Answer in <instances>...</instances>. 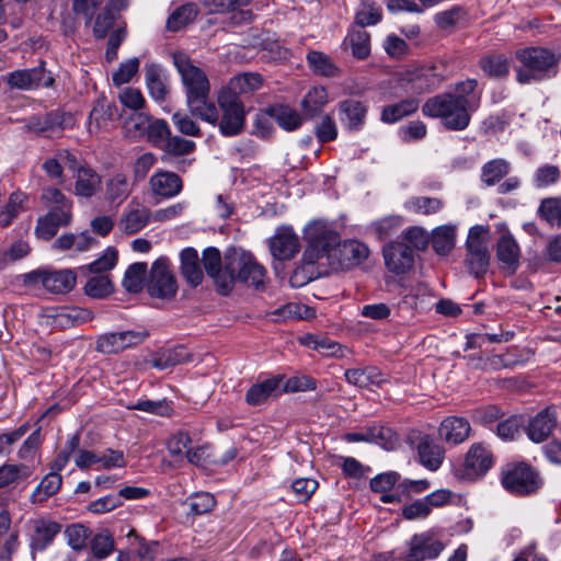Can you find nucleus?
I'll use <instances>...</instances> for the list:
<instances>
[{"mask_svg": "<svg viewBox=\"0 0 561 561\" xmlns=\"http://www.w3.org/2000/svg\"><path fill=\"white\" fill-rule=\"evenodd\" d=\"M481 92L476 79H466L455 84L453 92H445L426 100L422 106L423 115L438 118L449 130H465L471 115L480 106Z\"/></svg>", "mask_w": 561, "mask_h": 561, "instance_id": "1", "label": "nucleus"}, {"mask_svg": "<svg viewBox=\"0 0 561 561\" xmlns=\"http://www.w3.org/2000/svg\"><path fill=\"white\" fill-rule=\"evenodd\" d=\"M173 60L181 76L191 114L198 118L214 119L215 103L209 101L210 84L204 70L182 53L174 54Z\"/></svg>", "mask_w": 561, "mask_h": 561, "instance_id": "2", "label": "nucleus"}, {"mask_svg": "<svg viewBox=\"0 0 561 561\" xmlns=\"http://www.w3.org/2000/svg\"><path fill=\"white\" fill-rule=\"evenodd\" d=\"M241 249L205 248L202 262L206 274L213 279L217 293L222 296L230 294L237 282V270L241 264Z\"/></svg>", "mask_w": 561, "mask_h": 561, "instance_id": "3", "label": "nucleus"}, {"mask_svg": "<svg viewBox=\"0 0 561 561\" xmlns=\"http://www.w3.org/2000/svg\"><path fill=\"white\" fill-rule=\"evenodd\" d=\"M515 56L522 65L516 70V78L523 84L556 76L559 62L561 61V51L559 49L540 46L518 49Z\"/></svg>", "mask_w": 561, "mask_h": 561, "instance_id": "4", "label": "nucleus"}, {"mask_svg": "<svg viewBox=\"0 0 561 561\" xmlns=\"http://www.w3.org/2000/svg\"><path fill=\"white\" fill-rule=\"evenodd\" d=\"M217 103L220 110L215 105V118H201L203 122L217 126L220 134L225 137H234L240 135L245 127L247 111L241 99L228 95L220 90L217 92Z\"/></svg>", "mask_w": 561, "mask_h": 561, "instance_id": "5", "label": "nucleus"}, {"mask_svg": "<svg viewBox=\"0 0 561 561\" xmlns=\"http://www.w3.org/2000/svg\"><path fill=\"white\" fill-rule=\"evenodd\" d=\"M501 483L508 493L526 496L537 493L543 481L533 466L526 462H511L501 470Z\"/></svg>", "mask_w": 561, "mask_h": 561, "instance_id": "6", "label": "nucleus"}, {"mask_svg": "<svg viewBox=\"0 0 561 561\" xmlns=\"http://www.w3.org/2000/svg\"><path fill=\"white\" fill-rule=\"evenodd\" d=\"M494 465V455L483 443L472 444L462 462L454 467V474L459 480L476 481L483 478Z\"/></svg>", "mask_w": 561, "mask_h": 561, "instance_id": "7", "label": "nucleus"}, {"mask_svg": "<svg viewBox=\"0 0 561 561\" xmlns=\"http://www.w3.org/2000/svg\"><path fill=\"white\" fill-rule=\"evenodd\" d=\"M76 280V274L71 270H37L24 275L25 285H42L51 294L69 293L75 287Z\"/></svg>", "mask_w": 561, "mask_h": 561, "instance_id": "8", "label": "nucleus"}, {"mask_svg": "<svg viewBox=\"0 0 561 561\" xmlns=\"http://www.w3.org/2000/svg\"><path fill=\"white\" fill-rule=\"evenodd\" d=\"M148 293L157 298H169L176 294L178 285L170 270L167 257H159L151 266L148 282Z\"/></svg>", "mask_w": 561, "mask_h": 561, "instance_id": "9", "label": "nucleus"}, {"mask_svg": "<svg viewBox=\"0 0 561 561\" xmlns=\"http://www.w3.org/2000/svg\"><path fill=\"white\" fill-rule=\"evenodd\" d=\"M76 466L81 470L89 468L112 469L126 466L125 455L122 450L107 448L104 451L80 449L75 458Z\"/></svg>", "mask_w": 561, "mask_h": 561, "instance_id": "10", "label": "nucleus"}, {"mask_svg": "<svg viewBox=\"0 0 561 561\" xmlns=\"http://www.w3.org/2000/svg\"><path fill=\"white\" fill-rule=\"evenodd\" d=\"M148 335L149 333L146 330L106 333L98 339L96 351L104 354H116L142 343Z\"/></svg>", "mask_w": 561, "mask_h": 561, "instance_id": "11", "label": "nucleus"}, {"mask_svg": "<svg viewBox=\"0 0 561 561\" xmlns=\"http://www.w3.org/2000/svg\"><path fill=\"white\" fill-rule=\"evenodd\" d=\"M445 549L444 543L430 531L415 534L409 541V552L402 561L436 559Z\"/></svg>", "mask_w": 561, "mask_h": 561, "instance_id": "12", "label": "nucleus"}, {"mask_svg": "<svg viewBox=\"0 0 561 561\" xmlns=\"http://www.w3.org/2000/svg\"><path fill=\"white\" fill-rule=\"evenodd\" d=\"M444 81V76L437 71L435 66H423L415 68L404 76L402 82L409 87L407 92L421 94L437 89Z\"/></svg>", "mask_w": 561, "mask_h": 561, "instance_id": "13", "label": "nucleus"}, {"mask_svg": "<svg viewBox=\"0 0 561 561\" xmlns=\"http://www.w3.org/2000/svg\"><path fill=\"white\" fill-rule=\"evenodd\" d=\"M308 245H340L339 232L325 219H312L302 229Z\"/></svg>", "mask_w": 561, "mask_h": 561, "instance_id": "14", "label": "nucleus"}, {"mask_svg": "<svg viewBox=\"0 0 561 561\" xmlns=\"http://www.w3.org/2000/svg\"><path fill=\"white\" fill-rule=\"evenodd\" d=\"M61 530V525L57 522L38 518L32 522V531L30 535V547L33 559L36 552L44 551Z\"/></svg>", "mask_w": 561, "mask_h": 561, "instance_id": "15", "label": "nucleus"}, {"mask_svg": "<svg viewBox=\"0 0 561 561\" xmlns=\"http://www.w3.org/2000/svg\"><path fill=\"white\" fill-rule=\"evenodd\" d=\"M264 85V78L257 72H242L229 79L220 91L241 99L261 90Z\"/></svg>", "mask_w": 561, "mask_h": 561, "instance_id": "16", "label": "nucleus"}, {"mask_svg": "<svg viewBox=\"0 0 561 561\" xmlns=\"http://www.w3.org/2000/svg\"><path fill=\"white\" fill-rule=\"evenodd\" d=\"M327 260L332 270H348L366 260L369 248H328Z\"/></svg>", "mask_w": 561, "mask_h": 561, "instance_id": "17", "label": "nucleus"}, {"mask_svg": "<svg viewBox=\"0 0 561 561\" xmlns=\"http://www.w3.org/2000/svg\"><path fill=\"white\" fill-rule=\"evenodd\" d=\"M53 78L41 68L16 70L9 75L8 83L11 88L20 90H33L39 87H48Z\"/></svg>", "mask_w": 561, "mask_h": 561, "instance_id": "18", "label": "nucleus"}, {"mask_svg": "<svg viewBox=\"0 0 561 561\" xmlns=\"http://www.w3.org/2000/svg\"><path fill=\"white\" fill-rule=\"evenodd\" d=\"M266 271L253 256L241 251V264L237 270V280L253 286L257 290L265 288Z\"/></svg>", "mask_w": 561, "mask_h": 561, "instance_id": "19", "label": "nucleus"}, {"mask_svg": "<svg viewBox=\"0 0 561 561\" xmlns=\"http://www.w3.org/2000/svg\"><path fill=\"white\" fill-rule=\"evenodd\" d=\"M367 115V106L357 100L348 99L339 103V118L344 128L358 131L363 128Z\"/></svg>", "mask_w": 561, "mask_h": 561, "instance_id": "20", "label": "nucleus"}, {"mask_svg": "<svg viewBox=\"0 0 561 561\" xmlns=\"http://www.w3.org/2000/svg\"><path fill=\"white\" fill-rule=\"evenodd\" d=\"M152 194L162 198H173L178 196L182 188V179L171 171H158L149 180Z\"/></svg>", "mask_w": 561, "mask_h": 561, "instance_id": "21", "label": "nucleus"}, {"mask_svg": "<svg viewBox=\"0 0 561 561\" xmlns=\"http://www.w3.org/2000/svg\"><path fill=\"white\" fill-rule=\"evenodd\" d=\"M382 255L386 268L394 274H405L415 263L414 248H383Z\"/></svg>", "mask_w": 561, "mask_h": 561, "instance_id": "22", "label": "nucleus"}, {"mask_svg": "<svg viewBox=\"0 0 561 561\" xmlns=\"http://www.w3.org/2000/svg\"><path fill=\"white\" fill-rule=\"evenodd\" d=\"M557 426V414L551 408L537 413L527 426V436L534 443L546 440Z\"/></svg>", "mask_w": 561, "mask_h": 561, "instance_id": "23", "label": "nucleus"}, {"mask_svg": "<svg viewBox=\"0 0 561 561\" xmlns=\"http://www.w3.org/2000/svg\"><path fill=\"white\" fill-rule=\"evenodd\" d=\"M72 215H68L67 210L64 211H48L46 215L39 217L35 227V234L38 240L47 242L53 239L61 226L70 224Z\"/></svg>", "mask_w": 561, "mask_h": 561, "instance_id": "24", "label": "nucleus"}, {"mask_svg": "<svg viewBox=\"0 0 561 561\" xmlns=\"http://www.w3.org/2000/svg\"><path fill=\"white\" fill-rule=\"evenodd\" d=\"M150 215L147 207L129 204L119 219L118 228L127 234L136 233L151 220Z\"/></svg>", "mask_w": 561, "mask_h": 561, "instance_id": "25", "label": "nucleus"}, {"mask_svg": "<svg viewBox=\"0 0 561 561\" xmlns=\"http://www.w3.org/2000/svg\"><path fill=\"white\" fill-rule=\"evenodd\" d=\"M471 432L470 423L458 416L446 417L439 426V436L446 443L458 445L465 442Z\"/></svg>", "mask_w": 561, "mask_h": 561, "instance_id": "26", "label": "nucleus"}, {"mask_svg": "<svg viewBox=\"0 0 561 561\" xmlns=\"http://www.w3.org/2000/svg\"><path fill=\"white\" fill-rule=\"evenodd\" d=\"M73 172H76L73 192L77 196L90 198L100 190L101 176L93 169L78 162Z\"/></svg>", "mask_w": 561, "mask_h": 561, "instance_id": "27", "label": "nucleus"}, {"mask_svg": "<svg viewBox=\"0 0 561 561\" xmlns=\"http://www.w3.org/2000/svg\"><path fill=\"white\" fill-rule=\"evenodd\" d=\"M114 116V106H112L105 99L95 101L90 115L88 117V131L91 135L99 134L102 130L108 129Z\"/></svg>", "mask_w": 561, "mask_h": 561, "instance_id": "28", "label": "nucleus"}, {"mask_svg": "<svg viewBox=\"0 0 561 561\" xmlns=\"http://www.w3.org/2000/svg\"><path fill=\"white\" fill-rule=\"evenodd\" d=\"M181 273L187 284L197 287L202 284L204 274L201 266V259L195 248H184L180 254Z\"/></svg>", "mask_w": 561, "mask_h": 561, "instance_id": "29", "label": "nucleus"}, {"mask_svg": "<svg viewBox=\"0 0 561 561\" xmlns=\"http://www.w3.org/2000/svg\"><path fill=\"white\" fill-rule=\"evenodd\" d=\"M192 444L190 435L185 432H178L167 440V450L171 460H163L164 465L172 468H180L186 460L188 448Z\"/></svg>", "mask_w": 561, "mask_h": 561, "instance_id": "30", "label": "nucleus"}, {"mask_svg": "<svg viewBox=\"0 0 561 561\" xmlns=\"http://www.w3.org/2000/svg\"><path fill=\"white\" fill-rule=\"evenodd\" d=\"M78 167V160L69 150H58L51 158L43 162V170L51 180H61L64 169L75 171Z\"/></svg>", "mask_w": 561, "mask_h": 561, "instance_id": "31", "label": "nucleus"}, {"mask_svg": "<svg viewBox=\"0 0 561 561\" xmlns=\"http://www.w3.org/2000/svg\"><path fill=\"white\" fill-rule=\"evenodd\" d=\"M145 83L150 96L157 101H164L168 94L165 76L162 68L153 62L145 66Z\"/></svg>", "mask_w": 561, "mask_h": 561, "instance_id": "32", "label": "nucleus"}, {"mask_svg": "<svg viewBox=\"0 0 561 561\" xmlns=\"http://www.w3.org/2000/svg\"><path fill=\"white\" fill-rule=\"evenodd\" d=\"M264 114L271 117L286 131L296 130L302 124L301 115L288 105H272L265 110Z\"/></svg>", "mask_w": 561, "mask_h": 561, "instance_id": "33", "label": "nucleus"}, {"mask_svg": "<svg viewBox=\"0 0 561 561\" xmlns=\"http://www.w3.org/2000/svg\"><path fill=\"white\" fill-rule=\"evenodd\" d=\"M417 454L422 466L431 471H436L442 466L445 457L443 447L428 437L421 439L417 445Z\"/></svg>", "mask_w": 561, "mask_h": 561, "instance_id": "34", "label": "nucleus"}, {"mask_svg": "<svg viewBox=\"0 0 561 561\" xmlns=\"http://www.w3.org/2000/svg\"><path fill=\"white\" fill-rule=\"evenodd\" d=\"M73 125V117L69 113L50 112L43 117L33 118L28 125L30 129L48 131L65 129Z\"/></svg>", "mask_w": 561, "mask_h": 561, "instance_id": "35", "label": "nucleus"}, {"mask_svg": "<svg viewBox=\"0 0 561 561\" xmlns=\"http://www.w3.org/2000/svg\"><path fill=\"white\" fill-rule=\"evenodd\" d=\"M11 519L8 512L0 513V561H9L18 548V534L10 529Z\"/></svg>", "mask_w": 561, "mask_h": 561, "instance_id": "36", "label": "nucleus"}, {"mask_svg": "<svg viewBox=\"0 0 561 561\" xmlns=\"http://www.w3.org/2000/svg\"><path fill=\"white\" fill-rule=\"evenodd\" d=\"M419 108V100L414 98L402 100L382 107L380 119L386 124H394L402 118L415 113Z\"/></svg>", "mask_w": 561, "mask_h": 561, "instance_id": "37", "label": "nucleus"}, {"mask_svg": "<svg viewBox=\"0 0 561 561\" xmlns=\"http://www.w3.org/2000/svg\"><path fill=\"white\" fill-rule=\"evenodd\" d=\"M280 381V377H273L253 385L245 393V401L250 405L264 403L279 388Z\"/></svg>", "mask_w": 561, "mask_h": 561, "instance_id": "38", "label": "nucleus"}, {"mask_svg": "<svg viewBox=\"0 0 561 561\" xmlns=\"http://www.w3.org/2000/svg\"><path fill=\"white\" fill-rule=\"evenodd\" d=\"M399 478V473L394 471L380 473L370 480V489L376 493H381L380 500L383 503L399 502V497L390 493Z\"/></svg>", "mask_w": 561, "mask_h": 561, "instance_id": "39", "label": "nucleus"}, {"mask_svg": "<svg viewBox=\"0 0 561 561\" xmlns=\"http://www.w3.org/2000/svg\"><path fill=\"white\" fill-rule=\"evenodd\" d=\"M198 14V8L193 2L184 3L175 9L167 20V28L172 32L180 31L193 23Z\"/></svg>", "mask_w": 561, "mask_h": 561, "instance_id": "40", "label": "nucleus"}, {"mask_svg": "<svg viewBox=\"0 0 561 561\" xmlns=\"http://www.w3.org/2000/svg\"><path fill=\"white\" fill-rule=\"evenodd\" d=\"M62 484V478L57 472L47 473L31 494L32 503H42L56 494Z\"/></svg>", "mask_w": 561, "mask_h": 561, "instance_id": "41", "label": "nucleus"}, {"mask_svg": "<svg viewBox=\"0 0 561 561\" xmlns=\"http://www.w3.org/2000/svg\"><path fill=\"white\" fill-rule=\"evenodd\" d=\"M382 19L381 8L371 0H360L355 13V24L360 28L376 25Z\"/></svg>", "mask_w": 561, "mask_h": 561, "instance_id": "42", "label": "nucleus"}, {"mask_svg": "<svg viewBox=\"0 0 561 561\" xmlns=\"http://www.w3.org/2000/svg\"><path fill=\"white\" fill-rule=\"evenodd\" d=\"M345 43L351 47L352 54L357 59H365L370 54V35L364 28H352Z\"/></svg>", "mask_w": 561, "mask_h": 561, "instance_id": "43", "label": "nucleus"}, {"mask_svg": "<svg viewBox=\"0 0 561 561\" xmlns=\"http://www.w3.org/2000/svg\"><path fill=\"white\" fill-rule=\"evenodd\" d=\"M147 275V264L137 262L133 263L127 271L122 280V285L127 293L138 294L142 290L145 285V279Z\"/></svg>", "mask_w": 561, "mask_h": 561, "instance_id": "44", "label": "nucleus"}, {"mask_svg": "<svg viewBox=\"0 0 561 561\" xmlns=\"http://www.w3.org/2000/svg\"><path fill=\"white\" fill-rule=\"evenodd\" d=\"M27 195L23 192H13L7 205L0 210V226H9L22 211L25 210Z\"/></svg>", "mask_w": 561, "mask_h": 561, "instance_id": "45", "label": "nucleus"}, {"mask_svg": "<svg viewBox=\"0 0 561 561\" xmlns=\"http://www.w3.org/2000/svg\"><path fill=\"white\" fill-rule=\"evenodd\" d=\"M31 476V470L25 465L3 463L0 466V490L15 485Z\"/></svg>", "mask_w": 561, "mask_h": 561, "instance_id": "46", "label": "nucleus"}, {"mask_svg": "<svg viewBox=\"0 0 561 561\" xmlns=\"http://www.w3.org/2000/svg\"><path fill=\"white\" fill-rule=\"evenodd\" d=\"M105 192L107 199L122 203L131 192V185L125 174L116 173L107 180Z\"/></svg>", "mask_w": 561, "mask_h": 561, "instance_id": "47", "label": "nucleus"}, {"mask_svg": "<svg viewBox=\"0 0 561 561\" xmlns=\"http://www.w3.org/2000/svg\"><path fill=\"white\" fill-rule=\"evenodd\" d=\"M510 170L511 164L508 161L504 159L491 160L482 167L481 180L488 186H492L506 176Z\"/></svg>", "mask_w": 561, "mask_h": 561, "instance_id": "48", "label": "nucleus"}, {"mask_svg": "<svg viewBox=\"0 0 561 561\" xmlns=\"http://www.w3.org/2000/svg\"><path fill=\"white\" fill-rule=\"evenodd\" d=\"M444 206L442 199L427 196H415L404 203L408 211L421 215H432L438 213Z\"/></svg>", "mask_w": 561, "mask_h": 561, "instance_id": "49", "label": "nucleus"}, {"mask_svg": "<svg viewBox=\"0 0 561 561\" xmlns=\"http://www.w3.org/2000/svg\"><path fill=\"white\" fill-rule=\"evenodd\" d=\"M328 102V94L323 87H313L301 101V107L307 117H313Z\"/></svg>", "mask_w": 561, "mask_h": 561, "instance_id": "50", "label": "nucleus"}, {"mask_svg": "<svg viewBox=\"0 0 561 561\" xmlns=\"http://www.w3.org/2000/svg\"><path fill=\"white\" fill-rule=\"evenodd\" d=\"M270 314L274 321H286L290 319H308L313 316V311L306 305L289 302L276 308Z\"/></svg>", "mask_w": 561, "mask_h": 561, "instance_id": "51", "label": "nucleus"}, {"mask_svg": "<svg viewBox=\"0 0 561 561\" xmlns=\"http://www.w3.org/2000/svg\"><path fill=\"white\" fill-rule=\"evenodd\" d=\"M483 72L493 78H504L510 72V61L504 55H489L480 59Z\"/></svg>", "mask_w": 561, "mask_h": 561, "instance_id": "52", "label": "nucleus"}, {"mask_svg": "<svg viewBox=\"0 0 561 561\" xmlns=\"http://www.w3.org/2000/svg\"><path fill=\"white\" fill-rule=\"evenodd\" d=\"M538 216L551 226H561V196L547 197L540 202Z\"/></svg>", "mask_w": 561, "mask_h": 561, "instance_id": "53", "label": "nucleus"}, {"mask_svg": "<svg viewBox=\"0 0 561 561\" xmlns=\"http://www.w3.org/2000/svg\"><path fill=\"white\" fill-rule=\"evenodd\" d=\"M490 255L486 248H468L466 263L470 273L479 277L484 275L489 267Z\"/></svg>", "mask_w": 561, "mask_h": 561, "instance_id": "54", "label": "nucleus"}, {"mask_svg": "<svg viewBox=\"0 0 561 561\" xmlns=\"http://www.w3.org/2000/svg\"><path fill=\"white\" fill-rule=\"evenodd\" d=\"M187 354L183 347L163 350L157 352L152 357V366L158 369H167L186 360Z\"/></svg>", "mask_w": 561, "mask_h": 561, "instance_id": "55", "label": "nucleus"}, {"mask_svg": "<svg viewBox=\"0 0 561 561\" xmlns=\"http://www.w3.org/2000/svg\"><path fill=\"white\" fill-rule=\"evenodd\" d=\"M43 201L50 206L48 211H64L67 210L68 215H71L72 203L66 197V195L56 187H47L42 194Z\"/></svg>", "mask_w": 561, "mask_h": 561, "instance_id": "56", "label": "nucleus"}, {"mask_svg": "<svg viewBox=\"0 0 561 561\" xmlns=\"http://www.w3.org/2000/svg\"><path fill=\"white\" fill-rule=\"evenodd\" d=\"M307 61L310 68L320 76L333 77L337 72V68L331 58L320 51H310L307 55Z\"/></svg>", "mask_w": 561, "mask_h": 561, "instance_id": "57", "label": "nucleus"}, {"mask_svg": "<svg viewBox=\"0 0 561 561\" xmlns=\"http://www.w3.org/2000/svg\"><path fill=\"white\" fill-rule=\"evenodd\" d=\"M146 135L150 142L158 148H162L171 135V131L164 119L152 118L150 116Z\"/></svg>", "mask_w": 561, "mask_h": 561, "instance_id": "58", "label": "nucleus"}, {"mask_svg": "<svg viewBox=\"0 0 561 561\" xmlns=\"http://www.w3.org/2000/svg\"><path fill=\"white\" fill-rule=\"evenodd\" d=\"M560 179V170L557 165L545 164L539 167L533 176L535 187L543 188L556 184Z\"/></svg>", "mask_w": 561, "mask_h": 561, "instance_id": "59", "label": "nucleus"}, {"mask_svg": "<svg viewBox=\"0 0 561 561\" xmlns=\"http://www.w3.org/2000/svg\"><path fill=\"white\" fill-rule=\"evenodd\" d=\"M216 504L214 496L207 492L197 493L187 499L185 505L193 515H202L210 512Z\"/></svg>", "mask_w": 561, "mask_h": 561, "instance_id": "60", "label": "nucleus"}, {"mask_svg": "<svg viewBox=\"0 0 561 561\" xmlns=\"http://www.w3.org/2000/svg\"><path fill=\"white\" fill-rule=\"evenodd\" d=\"M140 60L137 57L127 59L122 62L118 69L113 73L112 80L116 87L128 83L131 81L133 77L139 70Z\"/></svg>", "mask_w": 561, "mask_h": 561, "instance_id": "61", "label": "nucleus"}, {"mask_svg": "<svg viewBox=\"0 0 561 561\" xmlns=\"http://www.w3.org/2000/svg\"><path fill=\"white\" fill-rule=\"evenodd\" d=\"M114 548L115 542L108 531L96 534L91 541L93 556L98 559H104L108 557L114 551Z\"/></svg>", "mask_w": 561, "mask_h": 561, "instance_id": "62", "label": "nucleus"}, {"mask_svg": "<svg viewBox=\"0 0 561 561\" xmlns=\"http://www.w3.org/2000/svg\"><path fill=\"white\" fill-rule=\"evenodd\" d=\"M84 291L92 298H104L112 293V283L104 275L93 276L87 282Z\"/></svg>", "mask_w": 561, "mask_h": 561, "instance_id": "63", "label": "nucleus"}, {"mask_svg": "<svg viewBox=\"0 0 561 561\" xmlns=\"http://www.w3.org/2000/svg\"><path fill=\"white\" fill-rule=\"evenodd\" d=\"M117 251L113 248L106 249L103 254L90 263L89 265L82 267L83 270H88L91 273H103L111 268H113L117 263Z\"/></svg>", "mask_w": 561, "mask_h": 561, "instance_id": "64", "label": "nucleus"}]
</instances>
